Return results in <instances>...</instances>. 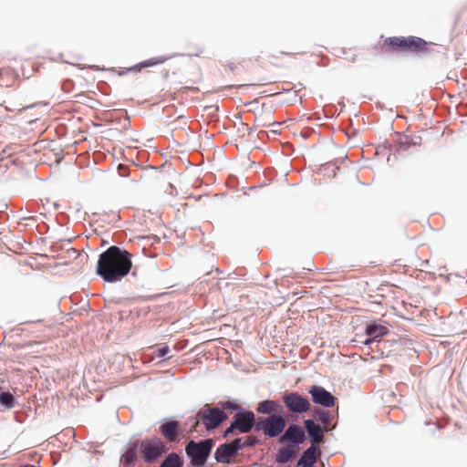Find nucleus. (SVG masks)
I'll list each match as a JSON object with an SVG mask.
<instances>
[{"instance_id":"8","label":"nucleus","mask_w":467,"mask_h":467,"mask_svg":"<svg viewBox=\"0 0 467 467\" xmlns=\"http://www.w3.org/2000/svg\"><path fill=\"white\" fill-rule=\"evenodd\" d=\"M306 390L311 396L312 402L325 409L334 407L337 402V398L320 385H312Z\"/></svg>"},{"instance_id":"36","label":"nucleus","mask_w":467,"mask_h":467,"mask_svg":"<svg viewBox=\"0 0 467 467\" xmlns=\"http://www.w3.org/2000/svg\"><path fill=\"white\" fill-rule=\"evenodd\" d=\"M88 67L95 71L103 70V68H101L99 66H97V65H90V66H88Z\"/></svg>"},{"instance_id":"30","label":"nucleus","mask_w":467,"mask_h":467,"mask_svg":"<svg viewBox=\"0 0 467 467\" xmlns=\"http://www.w3.org/2000/svg\"><path fill=\"white\" fill-rule=\"evenodd\" d=\"M235 430H237V428L235 427L234 422L231 421L229 426L224 430L223 436L225 437V436H228V435L232 434Z\"/></svg>"},{"instance_id":"9","label":"nucleus","mask_w":467,"mask_h":467,"mask_svg":"<svg viewBox=\"0 0 467 467\" xmlns=\"http://www.w3.org/2000/svg\"><path fill=\"white\" fill-rule=\"evenodd\" d=\"M303 423L306 439L308 438L316 446L325 441L324 432L327 431L317 422L316 415H313L312 418L305 419Z\"/></svg>"},{"instance_id":"3","label":"nucleus","mask_w":467,"mask_h":467,"mask_svg":"<svg viewBox=\"0 0 467 467\" xmlns=\"http://www.w3.org/2000/svg\"><path fill=\"white\" fill-rule=\"evenodd\" d=\"M386 44L398 52H426L427 42L418 36H391L386 39Z\"/></svg>"},{"instance_id":"25","label":"nucleus","mask_w":467,"mask_h":467,"mask_svg":"<svg viewBox=\"0 0 467 467\" xmlns=\"http://www.w3.org/2000/svg\"><path fill=\"white\" fill-rule=\"evenodd\" d=\"M218 405L220 406L219 409L223 410V411L225 410H228L230 411H235L237 412L238 410L242 409L241 407L238 406L237 403H235L234 401H230V400H227V401H220L218 403Z\"/></svg>"},{"instance_id":"6","label":"nucleus","mask_w":467,"mask_h":467,"mask_svg":"<svg viewBox=\"0 0 467 467\" xmlns=\"http://www.w3.org/2000/svg\"><path fill=\"white\" fill-rule=\"evenodd\" d=\"M140 453L145 463H153L165 453L162 441L154 437L150 440L140 441Z\"/></svg>"},{"instance_id":"31","label":"nucleus","mask_w":467,"mask_h":467,"mask_svg":"<svg viewBox=\"0 0 467 467\" xmlns=\"http://www.w3.org/2000/svg\"><path fill=\"white\" fill-rule=\"evenodd\" d=\"M142 70L141 67L140 66V63H137L136 65L134 66H131V67H126V71H130V72H134V73H138V72H140Z\"/></svg>"},{"instance_id":"2","label":"nucleus","mask_w":467,"mask_h":467,"mask_svg":"<svg viewBox=\"0 0 467 467\" xmlns=\"http://www.w3.org/2000/svg\"><path fill=\"white\" fill-rule=\"evenodd\" d=\"M214 446L213 439H203L199 441L191 440L185 446V452L191 459V464L195 467H204L208 457Z\"/></svg>"},{"instance_id":"18","label":"nucleus","mask_w":467,"mask_h":467,"mask_svg":"<svg viewBox=\"0 0 467 467\" xmlns=\"http://www.w3.org/2000/svg\"><path fill=\"white\" fill-rule=\"evenodd\" d=\"M317 446L311 443L300 455L296 467H313L317 462Z\"/></svg>"},{"instance_id":"41","label":"nucleus","mask_w":467,"mask_h":467,"mask_svg":"<svg viewBox=\"0 0 467 467\" xmlns=\"http://www.w3.org/2000/svg\"><path fill=\"white\" fill-rule=\"evenodd\" d=\"M131 275L132 276H136L137 275V271L135 269L131 272Z\"/></svg>"},{"instance_id":"20","label":"nucleus","mask_w":467,"mask_h":467,"mask_svg":"<svg viewBox=\"0 0 467 467\" xmlns=\"http://www.w3.org/2000/svg\"><path fill=\"white\" fill-rule=\"evenodd\" d=\"M294 457V452L281 446L275 455V461L279 465L287 463Z\"/></svg>"},{"instance_id":"40","label":"nucleus","mask_w":467,"mask_h":467,"mask_svg":"<svg viewBox=\"0 0 467 467\" xmlns=\"http://www.w3.org/2000/svg\"><path fill=\"white\" fill-rule=\"evenodd\" d=\"M229 68H230L231 70H234L235 66H234V64H230V65H229Z\"/></svg>"},{"instance_id":"14","label":"nucleus","mask_w":467,"mask_h":467,"mask_svg":"<svg viewBox=\"0 0 467 467\" xmlns=\"http://www.w3.org/2000/svg\"><path fill=\"white\" fill-rule=\"evenodd\" d=\"M389 333V329L386 322L381 320H373L366 323L364 328L365 336L371 337L372 339L379 341L381 337Z\"/></svg>"},{"instance_id":"1","label":"nucleus","mask_w":467,"mask_h":467,"mask_svg":"<svg viewBox=\"0 0 467 467\" xmlns=\"http://www.w3.org/2000/svg\"><path fill=\"white\" fill-rule=\"evenodd\" d=\"M132 254L119 245H111L99 255L96 274L107 283L119 282L132 268Z\"/></svg>"},{"instance_id":"24","label":"nucleus","mask_w":467,"mask_h":467,"mask_svg":"<svg viewBox=\"0 0 467 467\" xmlns=\"http://www.w3.org/2000/svg\"><path fill=\"white\" fill-rule=\"evenodd\" d=\"M268 420H269V417L255 418V420L254 423V430L256 431H263L264 434L266 436L267 428H268V424H269Z\"/></svg>"},{"instance_id":"38","label":"nucleus","mask_w":467,"mask_h":467,"mask_svg":"<svg viewBox=\"0 0 467 467\" xmlns=\"http://www.w3.org/2000/svg\"><path fill=\"white\" fill-rule=\"evenodd\" d=\"M22 220H36V216L23 217Z\"/></svg>"},{"instance_id":"42","label":"nucleus","mask_w":467,"mask_h":467,"mask_svg":"<svg viewBox=\"0 0 467 467\" xmlns=\"http://www.w3.org/2000/svg\"><path fill=\"white\" fill-rule=\"evenodd\" d=\"M36 104H32V105H30V106H27V107H26V109H31V108H34V107H36Z\"/></svg>"},{"instance_id":"35","label":"nucleus","mask_w":467,"mask_h":467,"mask_svg":"<svg viewBox=\"0 0 467 467\" xmlns=\"http://www.w3.org/2000/svg\"><path fill=\"white\" fill-rule=\"evenodd\" d=\"M123 168H124V167H123L121 164H119V167H118L119 173L121 176H128V174L126 173V171H122V169H123Z\"/></svg>"},{"instance_id":"37","label":"nucleus","mask_w":467,"mask_h":467,"mask_svg":"<svg viewBox=\"0 0 467 467\" xmlns=\"http://www.w3.org/2000/svg\"><path fill=\"white\" fill-rule=\"evenodd\" d=\"M128 72H129V71H126V67H125V68H123V69L119 70V71L118 72V75H119V76H124V75H125V74H127Z\"/></svg>"},{"instance_id":"21","label":"nucleus","mask_w":467,"mask_h":467,"mask_svg":"<svg viewBox=\"0 0 467 467\" xmlns=\"http://www.w3.org/2000/svg\"><path fill=\"white\" fill-rule=\"evenodd\" d=\"M183 462L176 452L169 453L159 467H182Z\"/></svg>"},{"instance_id":"16","label":"nucleus","mask_w":467,"mask_h":467,"mask_svg":"<svg viewBox=\"0 0 467 467\" xmlns=\"http://www.w3.org/2000/svg\"><path fill=\"white\" fill-rule=\"evenodd\" d=\"M420 136H409V135H398V139L394 141V147L397 151H406L411 146H418L421 144Z\"/></svg>"},{"instance_id":"12","label":"nucleus","mask_w":467,"mask_h":467,"mask_svg":"<svg viewBox=\"0 0 467 467\" xmlns=\"http://www.w3.org/2000/svg\"><path fill=\"white\" fill-rule=\"evenodd\" d=\"M140 441L130 440L123 448L120 463L123 467H134L138 462Z\"/></svg>"},{"instance_id":"39","label":"nucleus","mask_w":467,"mask_h":467,"mask_svg":"<svg viewBox=\"0 0 467 467\" xmlns=\"http://www.w3.org/2000/svg\"><path fill=\"white\" fill-rule=\"evenodd\" d=\"M21 467H36V466L34 464L27 463V464L22 465Z\"/></svg>"},{"instance_id":"7","label":"nucleus","mask_w":467,"mask_h":467,"mask_svg":"<svg viewBox=\"0 0 467 467\" xmlns=\"http://www.w3.org/2000/svg\"><path fill=\"white\" fill-rule=\"evenodd\" d=\"M197 416L202 419V424L207 431L216 429L221 422L227 420L228 415L223 410L217 407H211L205 405V407L197 412Z\"/></svg>"},{"instance_id":"33","label":"nucleus","mask_w":467,"mask_h":467,"mask_svg":"<svg viewBox=\"0 0 467 467\" xmlns=\"http://www.w3.org/2000/svg\"><path fill=\"white\" fill-rule=\"evenodd\" d=\"M333 166H334V164H333L331 161H329V162H327V163H325L324 165H322V170H323L324 171H328L329 170H331V168H332Z\"/></svg>"},{"instance_id":"10","label":"nucleus","mask_w":467,"mask_h":467,"mask_svg":"<svg viewBox=\"0 0 467 467\" xmlns=\"http://www.w3.org/2000/svg\"><path fill=\"white\" fill-rule=\"evenodd\" d=\"M255 415L252 410L240 409L233 417L232 421L241 433H247L254 427Z\"/></svg>"},{"instance_id":"23","label":"nucleus","mask_w":467,"mask_h":467,"mask_svg":"<svg viewBox=\"0 0 467 467\" xmlns=\"http://www.w3.org/2000/svg\"><path fill=\"white\" fill-rule=\"evenodd\" d=\"M176 425L173 421L169 420L161 424L160 431L167 440H172Z\"/></svg>"},{"instance_id":"22","label":"nucleus","mask_w":467,"mask_h":467,"mask_svg":"<svg viewBox=\"0 0 467 467\" xmlns=\"http://www.w3.org/2000/svg\"><path fill=\"white\" fill-rule=\"evenodd\" d=\"M173 56H171V57L159 56V57H150L149 59L143 60L139 63H140V66L141 67V68L143 69V68H147V67H153L156 65L162 64L165 61H167L168 59L171 58Z\"/></svg>"},{"instance_id":"28","label":"nucleus","mask_w":467,"mask_h":467,"mask_svg":"<svg viewBox=\"0 0 467 467\" xmlns=\"http://www.w3.org/2000/svg\"><path fill=\"white\" fill-rule=\"evenodd\" d=\"M73 87H74V83L71 79H67L62 84V89L67 93L72 90Z\"/></svg>"},{"instance_id":"26","label":"nucleus","mask_w":467,"mask_h":467,"mask_svg":"<svg viewBox=\"0 0 467 467\" xmlns=\"http://www.w3.org/2000/svg\"><path fill=\"white\" fill-rule=\"evenodd\" d=\"M280 444H282L283 448H286L288 450H290L291 451L294 452V456L296 455V453L300 450V446L302 445V443H294V442H290V441H278Z\"/></svg>"},{"instance_id":"44","label":"nucleus","mask_w":467,"mask_h":467,"mask_svg":"<svg viewBox=\"0 0 467 467\" xmlns=\"http://www.w3.org/2000/svg\"><path fill=\"white\" fill-rule=\"evenodd\" d=\"M16 420L21 422V420L17 416L16 417Z\"/></svg>"},{"instance_id":"34","label":"nucleus","mask_w":467,"mask_h":467,"mask_svg":"<svg viewBox=\"0 0 467 467\" xmlns=\"http://www.w3.org/2000/svg\"><path fill=\"white\" fill-rule=\"evenodd\" d=\"M123 168H124V167H123L121 164H119V167H118L119 173L121 176H128V174L126 173V171H122V169H123Z\"/></svg>"},{"instance_id":"43","label":"nucleus","mask_w":467,"mask_h":467,"mask_svg":"<svg viewBox=\"0 0 467 467\" xmlns=\"http://www.w3.org/2000/svg\"><path fill=\"white\" fill-rule=\"evenodd\" d=\"M168 76H169V71H166V72L164 73L163 77L166 78H168Z\"/></svg>"},{"instance_id":"11","label":"nucleus","mask_w":467,"mask_h":467,"mask_svg":"<svg viewBox=\"0 0 467 467\" xmlns=\"http://www.w3.org/2000/svg\"><path fill=\"white\" fill-rule=\"evenodd\" d=\"M306 441V430L296 423H290L285 432L278 438V441H290L304 444Z\"/></svg>"},{"instance_id":"13","label":"nucleus","mask_w":467,"mask_h":467,"mask_svg":"<svg viewBox=\"0 0 467 467\" xmlns=\"http://www.w3.org/2000/svg\"><path fill=\"white\" fill-rule=\"evenodd\" d=\"M268 421L269 424L267 428L266 437L279 438L285 432V430L286 428V418L284 414V411L276 413V415L270 416Z\"/></svg>"},{"instance_id":"5","label":"nucleus","mask_w":467,"mask_h":467,"mask_svg":"<svg viewBox=\"0 0 467 467\" xmlns=\"http://www.w3.org/2000/svg\"><path fill=\"white\" fill-rule=\"evenodd\" d=\"M252 445L248 437L235 438L230 441L220 444L213 456L217 462L224 463L228 462L230 457L236 455L244 448Z\"/></svg>"},{"instance_id":"17","label":"nucleus","mask_w":467,"mask_h":467,"mask_svg":"<svg viewBox=\"0 0 467 467\" xmlns=\"http://www.w3.org/2000/svg\"><path fill=\"white\" fill-rule=\"evenodd\" d=\"M18 405L16 390L13 392L0 387V411L10 410Z\"/></svg>"},{"instance_id":"19","label":"nucleus","mask_w":467,"mask_h":467,"mask_svg":"<svg viewBox=\"0 0 467 467\" xmlns=\"http://www.w3.org/2000/svg\"><path fill=\"white\" fill-rule=\"evenodd\" d=\"M313 415H316L317 422L323 426L327 431L332 430L335 426H331L330 423L334 419V416L328 410L315 408Z\"/></svg>"},{"instance_id":"32","label":"nucleus","mask_w":467,"mask_h":467,"mask_svg":"<svg viewBox=\"0 0 467 467\" xmlns=\"http://www.w3.org/2000/svg\"><path fill=\"white\" fill-rule=\"evenodd\" d=\"M377 342L376 339H372L371 337L366 336L365 339L361 341L362 344L366 346H370L372 343Z\"/></svg>"},{"instance_id":"27","label":"nucleus","mask_w":467,"mask_h":467,"mask_svg":"<svg viewBox=\"0 0 467 467\" xmlns=\"http://www.w3.org/2000/svg\"><path fill=\"white\" fill-rule=\"evenodd\" d=\"M169 353L170 348L167 345L162 346L156 350V355L158 358H165Z\"/></svg>"},{"instance_id":"4","label":"nucleus","mask_w":467,"mask_h":467,"mask_svg":"<svg viewBox=\"0 0 467 467\" xmlns=\"http://www.w3.org/2000/svg\"><path fill=\"white\" fill-rule=\"evenodd\" d=\"M281 400L284 403L283 407H285L288 412L299 415L306 413L311 410V402L310 400L298 391H285L282 394Z\"/></svg>"},{"instance_id":"29","label":"nucleus","mask_w":467,"mask_h":467,"mask_svg":"<svg viewBox=\"0 0 467 467\" xmlns=\"http://www.w3.org/2000/svg\"><path fill=\"white\" fill-rule=\"evenodd\" d=\"M12 150H13V146L12 145L5 146L3 149L2 152L0 153L1 159H4L5 156H10L12 154Z\"/></svg>"},{"instance_id":"15","label":"nucleus","mask_w":467,"mask_h":467,"mask_svg":"<svg viewBox=\"0 0 467 467\" xmlns=\"http://www.w3.org/2000/svg\"><path fill=\"white\" fill-rule=\"evenodd\" d=\"M255 410L263 415H276L284 411V407L278 400H264L256 405Z\"/></svg>"}]
</instances>
